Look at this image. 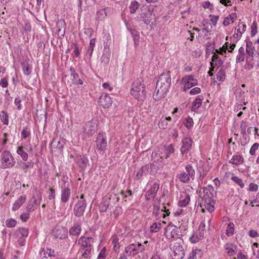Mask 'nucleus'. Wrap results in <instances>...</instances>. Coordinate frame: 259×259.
Wrapping results in <instances>:
<instances>
[{"label":"nucleus","mask_w":259,"mask_h":259,"mask_svg":"<svg viewBox=\"0 0 259 259\" xmlns=\"http://www.w3.org/2000/svg\"><path fill=\"white\" fill-rule=\"evenodd\" d=\"M171 84L170 72L162 73L158 80L153 98L155 100H159L168 92Z\"/></svg>","instance_id":"1"},{"label":"nucleus","mask_w":259,"mask_h":259,"mask_svg":"<svg viewBox=\"0 0 259 259\" xmlns=\"http://www.w3.org/2000/svg\"><path fill=\"white\" fill-rule=\"evenodd\" d=\"M213 188L210 185L204 188L203 191L200 192L199 197L201 199L200 200V205L201 207L204 206L209 212H212L214 210L215 201L213 199Z\"/></svg>","instance_id":"2"},{"label":"nucleus","mask_w":259,"mask_h":259,"mask_svg":"<svg viewBox=\"0 0 259 259\" xmlns=\"http://www.w3.org/2000/svg\"><path fill=\"white\" fill-rule=\"evenodd\" d=\"M131 95L139 102H143L146 97L145 85L143 83L142 78L135 80L132 85L131 90Z\"/></svg>","instance_id":"3"},{"label":"nucleus","mask_w":259,"mask_h":259,"mask_svg":"<svg viewBox=\"0 0 259 259\" xmlns=\"http://www.w3.org/2000/svg\"><path fill=\"white\" fill-rule=\"evenodd\" d=\"M94 239L92 237L81 236L78 240V243L80 245L81 253L82 257H90L93 248Z\"/></svg>","instance_id":"4"},{"label":"nucleus","mask_w":259,"mask_h":259,"mask_svg":"<svg viewBox=\"0 0 259 259\" xmlns=\"http://www.w3.org/2000/svg\"><path fill=\"white\" fill-rule=\"evenodd\" d=\"M183 242L182 239L173 240L170 243V248L172 251L173 259H182L185 256V250L181 244Z\"/></svg>","instance_id":"5"},{"label":"nucleus","mask_w":259,"mask_h":259,"mask_svg":"<svg viewBox=\"0 0 259 259\" xmlns=\"http://www.w3.org/2000/svg\"><path fill=\"white\" fill-rule=\"evenodd\" d=\"M186 171H182L179 174L177 177L182 183H188L190 179L194 180L195 171L191 164H188L185 167Z\"/></svg>","instance_id":"6"},{"label":"nucleus","mask_w":259,"mask_h":259,"mask_svg":"<svg viewBox=\"0 0 259 259\" xmlns=\"http://www.w3.org/2000/svg\"><path fill=\"white\" fill-rule=\"evenodd\" d=\"M86 206V201L84 199V195L81 194L79 200H78L74 206L73 212L74 215L77 217L83 215Z\"/></svg>","instance_id":"7"},{"label":"nucleus","mask_w":259,"mask_h":259,"mask_svg":"<svg viewBox=\"0 0 259 259\" xmlns=\"http://www.w3.org/2000/svg\"><path fill=\"white\" fill-rule=\"evenodd\" d=\"M1 156L2 166L3 168L11 167L15 164V160L9 151H3Z\"/></svg>","instance_id":"8"},{"label":"nucleus","mask_w":259,"mask_h":259,"mask_svg":"<svg viewBox=\"0 0 259 259\" xmlns=\"http://www.w3.org/2000/svg\"><path fill=\"white\" fill-rule=\"evenodd\" d=\"M28 235V230L26 228H19L15 232V235L18 238V242L21 246L25 243V238Z\"/></svg>","instance_id":"9"},{"label":"nucleus","mask_w":259,"mask_h":259,"mask_svg":"<svg viewBox=\"0 0 259 259\" xmlns=\"http://www.w3.org/2000/svg\"><path fill=\"white\" fill-rule=\"evenodd\" d=\"M178 229L176 226H167L166 228L165 235L166 238H176L174 240H179L181 239L180 236L178 233Z\"/></svg>","instance_id":"10"},{"label":"nucleus","mask_w":259,"mask_h":259,"mask_svg":"<svg viewBox=\"0 0 259 259\" xmlns=\"http://www.w3.org/2000/svg\"><path fill=\"white\" fill-rule=\"evenodd\" d=\"M182 83L184 84V91L190 89L192 87L196 85L197 84V80L194 78L193 75H188L183 78L182 80Z\"/></svg>","instance_id":"11"},{"label":"nucleus","mask_w":259,"mask_h":259,"mask_svg":"<svg viewBox=\"0 0 259 259\" xmlns=\"http://www.w3.org/2000/svg\"><path fill=\"white\" fill-rule=\"evenodd\" d=\"M53 234L55 238L61 240L67 237V230L62 227H56L53 230Z\"/></svg>","instance_id":"12"},{"label":"nucleus","mask_w":259,"mask_h":259,"mask_svg":"<svg viewBox=\"0 0 259 259\" xmlns=\"http://www.w3.org/2000/svg\"><path fill=\"white\" fill-rule=\"evenodd\" d=\"M97 148L100 151H104L107 147L106 137L101 134H99L97 138Z\"/></svg>","instance_id":"13"},{"label":"nucleus","mask_w":259,"mask_h":259,"mask_svg":"<svg viewBox=\"0 0 259 259\" xmlns=\"http://www.w3.org/2000/svg\"><path fill=\"white\" fill-rule=\"evenodd\" d=\"M112 100L107 94H102L99 98V104L104 108H109L112 104Z\"/></svg>","instance_id":"14"},{"label":"nucleus","mask_w":259,"mask_h":259,"mask_svg":"<svg viewBox=\"0 0 259 259\" xmlns=\"http://www.w3.org/2000/svg\"><path fill=\"white\" fill-rule=\"evenodd\" d=\"M159 188V184L154 183L150 188V189L146 192L145 197L147 200H150L151 198L155 197L156 194Z\"/></svg>","instance_id":"15"},{"label":"nucleus","mask_w":259,"mask_h":259,"mask_svg":"<svg viewBox=\"0 0 259 259\" xmlns=\"http://www.w3.org/2000/svg\"><path fill=\"white\" fill-rule=\"evenodd\" d=\"M97 125L94 121H90L83 127V132L88 134L89 136L93 135L96 132Z\"/></svg>","instance_id":"16"},{"label":"nucleus","mask_w":259,"mask_h":259,"mask_svg":"<svg viewBox=\"0 0 259 259\" xmlns=\"http://www.w3.org/2000/svg\"><path fill=\"white\" fill-rule=\"evenodd\" d=\"M183 145L181 148L182 154L187 153L192 146V141L190 138H186L182 141Z\"/></svg>","instance_id":"17"},{"label":"nucleus","mask_w":259,"mask_h":259,"mask_svg":"<svg viewBox=\"0 0 259 259\" xmlns=\"http://www.w3.org/2000/svg\"><path fill=\"white\" fill-rule=\"evenodd\" d=\"M71 191L68 187H62L61 200L66 203L69 200Z\"/></svg>","instance_id":"18"},{"label":"nucleus","mask_w":259,"mask_h":259,"mask_svg":"<svg viewBox=\"0 0 259 259\" xmlns=\"http://www.w3.org/2000/svg\"><path fill=\"white\" fill-rule=\"evenodd\" d=\"M75 161L81 169H85L88 162V159L81 155H76L75 157Z\"/></svg>","instance_id":"19"},{"label":"nucleus","mask_w":259,"mask_h":259,"mask_svg":"<svg viewBox=\"0 0 259 259\" xmlns=\"http://www.w3.org/2000/svg\"><path fill=\"white\" fill-rule=\"evenodd\" d=\"M224 248L226 250V253L231 256L236 254L237 247L236 245L232 243H227L224 245Z\"/></svg>","instance_id":"20"},{"label":"nucleus","mask_w":259,"mask_h":259,"mask_svg":"<svg viewBox=\"0 0 259 259\" xmlns=\"http://www.w3.org/2000/svg\"><path fill=\"white\" fill-rule=\"evenodd\" d=\"M190 200V196L187 193L181 194L180 201L179 202V205L181 206H186L187 205Z\"/></svg>","instance_id":"21"},{"label":"nucleus","mask_w":259,"mask_h":259,"mask_svg":"<svg viewBox=\"0 0 259 259\" xmlns=\"http://www.w3.org/2000/svg\"><path fill=\"white\" fill-rule=\"evenodd\" d=\"M111 56V52L108 49L105 48L103 51V55L101 58V61L104 65L108 64L110 61Z\"/></svg>","instance_id":"22"},{"label":"nucleus","mask_w":259,"mask_h":259,"mask_svg":"<svg viewBox=\"0 0 259 259\" xmlns=\"http://www.w3.org/2000/svg\"><path fill=\"white\" fill-rule=\"evenodd\" d=\"M26 199V196H20L18 199L13 204L12 207V210L13 211H15L18 209L22 204L25 202Z\"/></svg>","instance_id":"23"},{"label":"nucleus","mask_w":259,"mask_h":259,"mask_svg":"<svg viewBox=\"0 0 259 259\" xmlns=\"http://www.w3.org/2000/svg\"><path fill=\"white\" fill-rule=\"evenodd\" d=\"M81 230L80 225L78 224H75L70 229L69 233L71 235L77 236L80 234Z\"/></svg>","instance_id":"24"},{"label":"nucleus","mask_w":259,"mask_h":259,"mask_svg":"<svg viewBox=\"0 0 259 259\" xmlns=\"http://www.w3.org/2000/svg\"><path fill=\"white\" fill-rule=\"evenodd\" d=\"M203 232H199L197 231L194 233V234L190 237V240L193 243L198 242L203 238Z\"/></svg>","instance_id":"25"},{"label":"nucleus","mask_w":259,"mask_h":259,"mask_svg":"<svg viewBox=\"0 0 259 259\" xmlns=\"http://www.w3.org/2000/svg\"><path fill=\"white\" fill-rule=\"evenodd\" d=\"M125 253L127 255L135 256L137 254L135 244H132L125 248Z\"/></svg>","instance_id":"26"},{"label":"nucleus","mask_w":259,"mask_h":259,"mask_svg":"<svg viewBox=\"0 0 259 259\" xmlns=\"http://www.w3.org/2000/svg\"><path fill=\"white\" fill-rule=\"evenodd\" d=\"M39 204V203H37V200L35 199H34L33 200L31 199L29 201V203L27 204L26 207L27 211L32 212L34 211Z\"/></svg>","instance_id":"27"},{"label":"nucleus","mask_w":259,"mask_h":259,"mask_svg":"<svg viewBox=\"0 0 259 259\" xmlns=\"http://www.w3.org/2000/svg\"><path fill=\"white\" fill-rule=\"evenodd\" d=\"M65 22L64 21H59L57 24V33L59 37H62L65 34Z\"/></svg>","instance_id":"28"},{"label":"nucleus","mask_w":259,"mask_h":259,"mask_svg":"<svg viewBox=\"0 0 259 259\" xmlns=\"http://www.w3.org/2000/svg\"><path fill=\"white\" fill-rule=\"evenodd\" d=\"M243 161L244 159L242 156L238 155H235L232 157V158L229 161V162L233 164L238 165L243 163Z\"/></svg>","instance_id":"29"},{"label":"nucleus","mask_w":259,"mask_h":259,"mask_svg":"<svg viewBox=\"0 0 259 259\" xmlns=\"http://www.w3.org/2000/svg\"><path fill=\"white\" fill-rule=\"evenodd\" d=\"M254 51L255 49L254 47L252 46L251 42H247L246 48V52L247 54L251 57H253L254 56Z\"/></svg>","instance_id":"30"},{"label":"nucleus","mask_w":259,"mask_h":259,"mask_svg":"<svg viewBox=\"0 0 259 259\" xmlns=\"http://www.w3.org/2000/svg\"><path fill=\"white\" fill-rule=\"evenodd\" d=\"M41 255L44 257H54L55 256V252L54 250L47 248V249H43L41 252Z\"/></svg>","instance_id":"31"},{"label":"nucleus","mask_w":259,"mask_h":259,"mask_svg":"<svg viewBox=\"0 0 259 259\" xmlns=\"http://www.w3.org/2000/svg\"><path fill=\"white\" fill-rule=\"evenodd\" d=\"M202 100L199 97H197L192 103V110L195 111L202 105Z\"/></svg>","instance_id":"32"},{"label":"nucleus","mask_w":259,"mask_h":259,"mask_svg":"<svg viewBox=\"0 0 259 259\" xmlns=\"http://www.w3.org/2000/svg\"><path fill=\"white\" fill-rule=\"evenodd\" d=\"M17 153L21 156L23 160L26 161L28 159V154L24 151L23 147L22 146H19L18 147Z\"/></svg>","instance_id":"33"},{"label":"nucleus","mask_w":259,"mask_h":259,"mask_svg":"<svg viewBox=\"0 0 259 259\" xmlns=\"http://www.w3.org/2000/svg\"><path fill=\"white\" fill-rule=\"evenodd\" d=\"M96 20L98 21H100L104 20L107 14L105 11V9H103L98 11L96 13Z\"/></svg>","instance_id":"34"},{"label":"nucleus","mask_w":259,"mask_h":259,"mask_svg":"<svg viewBox=\"0 0 259 259\" xmlns=\"http://www.w3.org/2000/svg\"><path fill=\"white\" fill-rule=\"evenodd\" d=\"M140 7V4L137 1H133L131 3L129 9L130 10V12L132 14H134L136 11L139 9Z\"/></svg>","instance_id":"35"},{"label":"nucleus","mask_w":259,"mask_h":259,"mask_svg":"<svg viewBox=\"0 0 259 259\" xmlns=\"http://www.w3.org/2000/svg\"><path fill=\"white\" fill-rule=\"evenodd\" d=\"M246 25L243 23H240L235 28V30L237 31V33H239L240 36L243 33L246 29Z\"/></svg>","instance_id":"36"},{"label":"nucleus","mask_w":259,"mask_h":259,"mask_svg":"<svg viewBox=\"0 0 259 259\" xmlns=\"http://www.w3.org/2000/svg\"><path fill=\"white\" fill-rule=\"evenodd\" d=\"M111 239L113 245V249L114 251H117L120 246L118 243L119 239L116 235L113 236Z\"/></svg>","instance_id":"37"},{"label":"nucleus","mask_w":259,"mask_h":259,"mask_svg":"<svg viewBox=\"0 0 259 259\" xmlns=\"http://www.w3.org/2000/svg\"><path fill=\"white\" fill-rule=\"evenodd\" d=\"M201 250L198 249H193L190 253L188 259H197L198 255H200Z\"/></svg>","instance_id":"38"},{"label":"nucleus","mask_w":259,"mask_h":259,"mask_svg":"<svg viewBox=\"0 0 259 259\" xmlns=\"http://www.w3.org/2000/svg\"><path fill=\"white\" fill-rule=\"evenodd\" d=\"M217 79L220 81H223L225 78L226 74L225 71L223 68L220 70L217 74Z\"/></svg>","instance_id":"39"},{"label":"nucleus","mask_w":259,"mask_h":259,"mask_svg":"<svg viewBox=\"0 0 259 259\" xmlns=\"http://www.w3.org/2000/svg\"><path fill=\"white\" fill-rule=\"evenodd\" d=\"M158 126L161 129L167 128L168 126V123L166 121V118H164V117H162L159 122Z\"/></svg>","instance_id":"40"},{"label":"nucleus","mask_w":259,"mask_h":259,"mask_svg":"<svg viewBox=\"0 0 259 259\" xmlns=\"http://www.w3.org/2000/svg\"><path fill=\"white\" fill-rule=\"evenodd\" d=\"M71 71V77H72V83L74 84H77V79L78 78V75L76 73L74 70V69L72 68H70Z\"/></svg>","instance_id":"41"},{"label":"nucleus","mask_w":259,"mask_h":259,"mask_svg":"<svg viewBox=\"0 0 259 259\" xmlns=\"http://www.w3.org/2000/svg\"><path fill=\"white\" fill-rule=\"evenodd\" d=\"M161 228V224L160 223L156 222L151 226L150 231L152 232H157Z\"/></svg>","instance_id":"42"},{"label":"nucleus","mask_w":259,"mask_h":259,"mask_svg":"<svg viewBox=\"0 0 259 259\" xmlns=\"http://www.w3.org/2000/svg\"><path fill=\"white\" fill-rule=\"evenodd\" d=\"M5 224H6V226L7 227L13 228V227H14L16 225L17 221L12 218L8 219L6 221Z\"/></svg>","instance_id":"43"},{"label":"nucleus","mask_w":259,"mask_h":259,"mask_svg":"<svg viewBox=\"0 0 259 259\" xmlns=\"http://www.w3.org/2000/svg\"><path fill=\"white\" fill-rule=\"evenodd\" d=\"M231 180L235 183L238 184L241 188L244 187V184L243 183L242 179L236 176H232L231 177Z\"/></svg>","instance_id":"44"},{"label":"nucleus","mask_w":259,"mask_h":259,"mask_svg":"<svg viewBox=\"0 0 259 259\" xmlns=\"http://www.w3.org/2000/svg\"><path fill=\"white\" fill-rule=\"evenodd\" d=\"M23 70L24 74L29 75L31 72V69L28 63H24L23 64Z\"/></svg>","instance_id":"45"},{"label":"nucleus","mask_w":259,"mask_h":259,"mask_svg":"<svg viewBox=\"0 0 259 259\" xmlns=\"http://www.w3.org/2000/svg\"><path fill=\"white\" fill-rule=\"evenodd\" d=\"M174 152V148L172 145H169L166 149H165V154H166V157L165 158H168L170 155Z\"/></svg>","instance_id":"46"},{"label":"nucleus","mask_w":259,"mask_h":259,"mask_svg":"<svg viewBox=\"0 0 259 259\" xmlns=\"http://www.w3.org/2000/svg\"><path fill=\"white\" fill-rule=\"evenodd\" d=\"M234 231V224L233 223H230L228 225L227 229L226 230V234L228 236H231L233 234Z\"/></svg>","instance_id":"47"},{"label":"nucleus","mask_w":259,"mask_h":259,"mask_svg":"<svg viewBox=\"0 0 259 259\" xmlns=\"http://www.w3.org/2000/svg\"><path fill=\"white\" fill-rule=\"evenodd\" d=\"M229 46V42H226L225 45L220 49V50H215V51L221 55H223V52L226 53V51L228 50Z\"/></svg>","instance_id":"48"},{"label":"nucleus","mask_w":259,"mask_h":259,"mask_svg":"<svg viewBox=\"0 0 259 259\" xmlns=\"http://www.w3.org/2000/svg\"><path fill=\"white\" fill-rule=\"evenodd\" d=\"M232 23L234 21V18L231 15H228L226 17L223 21V25L224 26H228L230 24V22Z\"/></svg>","instance_id":"49"},{"label":"nucleus","mask_w":259,"mask_h":259,"mask_svg":"<svg viewBox=\"0 0 259 259\" xmlns=\"http://www.w3.org/2000/svg\"><path fill=\"white\" fill-rule=\"evenodd\" d=\"M223 63V61L220 59V58H218V59H211V61L210 62V64H214L215 66L219 67Z\"/></svg>","instance_id":"50"},{"label":"nucleus","mask_w":259,"mask_h":259,"mask_svg":"<svg viewBox=\"0 0 259 259\" xmlns=\"http://www.w3.org/2000/svg\"><path fill=\"white\" fill-rule=\"evenodd\" d=\"M251 36H254L257 33V23L254 21L251 26Z\"/></svg>","instance_id":"51"},{"label":"nucleus","mask_w":259,"mask_h":259,"mask_svg":"<svg viewBox=\"0 0 259 259\" xmlns=\"http://www.w3.org/2000/svg\"><path fill=\"white\" fill-rule=\"evenodd\" d=\"M1 116H2V120L5 124L8 125L9 123L8 115L5 111L1 112Z\"/></svg>","instance_id":"52"},{"label":"nucleus","mask_w":259,"mask_h":259,"mask_svg":"<svg viewBox=\"0 0 259 259\" xmlns=\"http://www.w3.org/2000/svg\"><path fill=\"white\" fill-rule=\"evenodd\" d=\"M135 246L136 247V252L137 254L139 252H143L145 250V247L141 243H138V244H135Z\"/></svg>","instance_id":"53"},{"label":"nucleus","mask_w":259,"mask_h":259,"mask_svg":"<svg viewBox=\"0 0 259 259\" xmlns=\"http://www.w3.org/2000/svg\"><path fill=\"white\" fill-rule=\"evenodd\" d=\"M145 167L144 166L141 167L138 172H137L136 176V179L137 180L140 179L143 176L144 172L145 171Z\"/></svg>","instance_id":"54"},{"label":"nucleus","mask_w":259,"mask_h":259,"mask_svg":"<svg viewBox=\"0 0 259 259\" xmlns=\"http://www.w3.org/2000/svg\"><path fill=\"white\" fill-rule=\"evenodd\" d=\"M259 145L258 143H254L250 150L249 153L251 155H254L255 153V151L258 149Z\"/></svg>","instance_id":"55"},{"label":"nucleus","mask_w":259,"mask_h":259,"mask_svg":"<svg viewBox=\"0 0 259 259\" xmlns=\"http://www.w3.org/2000/svg\"><path fill=\"white\" fill-rule=\"evenodd\" d=\"M29 212L27 211V212H25L22 213L20 215V219L23 222H26L28 219L29 218Z\"/></svg>","instance_id":"56"},{"label":"nucleus","mask_w":259,"mask_h":259,"mask_svg":"<svg viewBox=\"0 0 259 259\" xmlns=\"http://www.w3.org/2000/svg\"><path fill=\"white\" fill-rule=\"evenodd\" d=\"M209 18H210V20L211 22V23L214 25H215L217 23V21L219 20V16H214V15H209Z\"/></svg>","instance_id":"57"},{"label":"nucleus","mask_w":259,"mask_h":259,"mask_svg":"<svg viewBox=\"0 0 259 259\" xmlns=\"http://www.w3.org/2000/svg\"><path fill=\"white\" fill-rule=\"evenodd\" d=\"M247 127V125L246 122L245 121L243 120L241 122V124H240V128H241V132L242 134L245 133L246 128Z\"/></svg>","instance_id":"58"},{"label":"nucleus","mask_w":259,"mask_h":259,"mask_svg":"<svg viewBox=\"0 0 259 259\" xmlns=\"http://www.w3.org/2000/svg\"><path fill=\"white\" fill-rule=\"evenodd\" d=\"M258 189V185L254 184L251 183L249 186V190L250 191H256Z\"/></svg>","instance_id":"59"},{"label":"nucleus","mask_w":259,"mask_h":259,"mask_svg":"<svg viewBox=\"0 0 259 259\" xmlns=\"http://www.w3.org/2000/svg\"><path fill=\"white\" fill-rule=\"evenodd\" d=\"M8 82L7 78H3L1 79L0 82V85L3 88H6L8 86Z\"/></svg>","instance_id":"60"},{"label":"nucleus","mask_w":259,"mask_h":259,"mask_svg":"<svg viewBox=\"0 0 259 259\" xmlns=\"http://www.w3.org/2000/svg\"><path fill=\"white\" fill-rule=\"evenodd\" d=\"M200 91H201V90L199 88L196 87V88H194L190 90V94L191 95H196V94L199 93L200 92Z\"/></svg>","instance_id":"61"},{"label":"nucleus","mask_w":259,"mask_h":259,"mask_svg":"<svg viewBox=\"0 0 259 259\" xmlns=\"http://www.w3.org/2000/svg\"><path fill=\"white\" fill-rule=\"evenodd\" d=\"M205 220L202 222L199 226V229L198 230V231L199 232H204V230H205Z\"/></svg>","instance_id":"62"},{"label":"nucleus","mask_w":259,"mask_h":259,"mask_svg":"<svg viewBox=\"0 0 259 259\" xmlns=\"http://www.w3.org/2000/svg\"><path fill=\"white\" fill-rule=\"evenodd\" d=\"M244 55L245 54H238V55L236 57V62L239 63L244 61Z\"/></svg>","instance_id":"63"},{"label":"nucleus","mask_w":259,"mask_h":259,"mask_svg":"<svg viewBox=\"0 0 259 259\" xmlns=\"http://www.w3.org/2000/svg\"><path fill=\"white\" fill-rule=\"evenodd\" d=\"M249 235L250 237L255 238L258 236V234L256 231L251 230L249 231Z\"/></svg>","instance_id":"64"}]
</instances>
